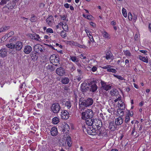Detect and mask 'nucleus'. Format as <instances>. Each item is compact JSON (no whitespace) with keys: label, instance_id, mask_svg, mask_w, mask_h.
Returning <instances> with one entry per match:
<instances>
[{"label":"nucleus","instance_id":"nucleus-1","mask_svg":"<svg viewBox=\"0 0 151 151\" xmlns=\"http://www.w3.org/2000/svg\"><path fill=\"white\" fill-rule=\"evenodd\" d=\"M83 99H80L79 102L80 109L82 111L85 107H87L91 105L93 103V100L91 98H88L86 100H82Z\"/></svg>","mask_w":151,"mask_h":151},{"label":"nucleus","instance_id":"nucleus-2","mask_svg":"<svg viewBox=\"0 0 151 151\" xmlns=\"http://www.w3.org/2000/svg\"><path fill=\"white\" fill-rule=\"evenodd\" d=\"M82 119H86L87 118H91L93 115V113L90 109H88L85 112L82 113Z\"/></svg>","mask_w":151,"mask_h":151},{"label":"nucleus","instance_id":"nucleus-3","mask_svg":"<svg viewBox=\"0 0 151 151\" xmlns=\"http://www.w3.org/2000/svg\"><path fill=\"white\" fill-rule=\"evenodd\" d=\"M102 125V122L101 121L96 119H93L92 127L94 128V129L99 130L100 129Z\"/></svg>","mask_w":151,"mask_h":151},{"label":"nucleus","instance_id":"nucleus-4","mask_svg":"<svg viewBox=\"0 0 151 151\" xmlns=\"http://www.w3.org/2000/svg\"><path fill=\"white\" fill-rule=\"evenodd\" d=\"M60 109V105L58 103H55L53 104L51 106V110L54 113H58Z\"/></svg>","mask_w":151,"mask_h":151},{"label":"nucleus","instance_id":"nucleus-5","mask_svg":"<svg viewBox=\"0 0 151 151\" xmlns=\"http://www.w3.org/2000/svg\"><path fill=\"white\" fill-rule=\"evenodd\" d=\"M43 47L42 45L39 44H37L34 47V49L35 51L38 53H42L44 50H43Z\"/></svg>","mask_w":151,"mask_h":151},{"label":"nucleus","instance_id":"nucleus-6","mask_svg":"<svg viewBox=\"0 0 151 151\" xmlns=\"http://www.w3.org/2000/svg\"><path fill=\"white\" fill-rule=\"evenodd\" d=\"M101 88L102 89L107 91L111 89V86L110 84L103 81L101 82Z\"/></svg>","mask_w":151,"mask_h":151},{"label":"nucleus","instance_id":"nucleus-7","mask_svg":"<svg viewBox=\"0 0 151 151\" xmlns=\"http://www.w3.org/2000/svg\"><path fill=\"white\" fill-rule=\"evenodd\" d=\"M90 84L89 83L85 82L82 83L81 85V89L83 92H86L89 90Z\"/></svg>","mask_w":151,"mask_h":151},{"label":"nucleus","instance_id":"nucleus-8","mask_svg":"<svg viewBox=\"0 0 151 151\" xmlns=\"http://www.w3.org/2000/svg\"><path fill=\"white\" fill-rule=\"evenodd\" d=\"M89 90L90 91L94 92L97 89V86L96 85V82L94 81H92L91 82V86Z\"/></svg>","mask_w":151,"mask_h":151},{"label":"nucleus","instance_id":"nucleus-9","mask_svg":"<svg viewBox=\"0 0 151 151\" xmlns=\"http://www.w3.org/2000/svg\"><path fill=\"white\" fill-rule=\"evenodd\" d=\"M56 73L59 76H63L65 74V70L62 67L58 68L56 70Z\"/></svg>","mask_w":151,"mask_h":151},{"label":"nucleus","instance_id":"nucleus-10","mask_svg":"<svg viewBox=\"0 0 151 151\" xmlns=\"http://www.w3.org/2000/svg\"><path fill=\"white\" fill-rule=\"evenodd\" d=\"M62 128V131L65 133L68 132L69 129V127L67 124L65 123V124L63 125V124H61L60 126H59V127Z\"/></svg>","mask_w":151,"mask_h":151},{"label":"nucleus","instance_id":"nucleus-11","mask_svg":"<svg viewBox=\"0 0 151 151\" xmlns=\"http://www.w3.org/2000/svg\"><path fill=\"white\" fill-rule=\"evenodd\" d=\"M15 48L17 51H19L23 47V43L20 41H17L14 45Z\"/></svg>","mask_w":151,"mask_h":151},{"label":"nucleus","instance_id":"nucleus-12","mask_svg":"<svg viewBox=\"0 0 151 151\" xmlns=\"http://www.w3.org/2000/svg\"><path fill=\"white\" fill-rule=\"evenodd\" d=\"M97 129H94V128L92 127V128H90L87 129V132L88 133L91 135H95L97 133L98 131Z\"/></svg>","mask_w":151,"mask_h":151},{"label":"nucleus","instance_id":"nucleus-13","mask_svg":"<svg viewBox=\"0 0 151 151\" xmlns=\"http://www.w3.org/2000/svg\"><path fill=\"white\" fill-rule=\"evenodd\" d=\"M32 50V47L29 45L25 46L24 47V52L25 54H29Z\"/></svg>","mask_w":151,"mask_h":151},{"label":"nucleus","instance_id":"nucleus-14","mask_svg":"<svg viewBox=\"0 0 151 151\" xmlns=\"http://www.w3.org/2000/svg\"><path fill=\"white\" fill-rule=\"evenodd\" d=\"M61 117L64 119H67L69 117L68 112L66 110H63L61 112Z\"/></svg>","mask_w":151,"mask_h":151},{"label":"nucleus","instance_id":"nucleus-15","mask_svg":"<svg viewBox=\"0 0 151 151\" xmlns=\"http://www.w3.org/2000/svg\"><path fill=\"white\" fill-rule=\"evenodd\" d=\"M7 50L5 48L1 49L0 50V56L2 58L6 56H7Z\"/></svg>","mask_w":151,"mask_h":151},{"label":"nucleus","instance_id":"nucleus-16","mask_svg":"<svg viewBox=\"0 0 151 151\" xmlns=\"http://www.w3.org/2000/svg\"><path fill=\"white\" fill-rule=\"evenodd\" d=\"M83 119L85 120V122L87 125L89 126H92L93 119H92V118Z\"/></svg>","mask_w":151,"mask_h":151},{"label":"nucleus","instance_id":"nucleus-17","mask_svg":"<svg viewBox=\"0 0 151 151\" xmlns=\"http://www.w3.org/2000/svg\"><path fill=\"white\" fill-rule=\"evenodd\" d=\"M30 37L33 39H34L38 41H41V39L39 36L36 34H31Z\"/></svg>","mask_w":151,"mask_h":151},{"label":"nucleus","instance_id":"nucleus-18","mask_svg":"<svg viewBox=\"0 0 151 151\" xmlns=\"http://www.w3.org/2000/svg\"><path fill=\"white\" fill-rule=\"evenodd\" d=\"M70 59L76 64L79 65L80 64L79 63V58L75 56H70Z\"/></svg>","mask_w":151,"mask_h":151},{"label":"nucleus","instance_id":"nucleus-19","mask_svg":"<svg viewBox=\"0 0 151 151\" xmlns=\"http://www.w3.org/2000/svg\"><path fill=\"white\" fill-rule=\"evenodd\" d=\"M57 129L55 127H52L50 130V133L52 135L55 136L58 134Z\"/></svg>","mask_w":151,"mask_h":151},{"label":"nucleus","instance_id":"nucleus-20","mask_svg":"<svg viewBox=\"0 0 151 151\" xmlns=\"http://www.w3.org/2000/svg\"><path fill=\"white\" fill-rule=\"evenodd\" d=\"M123 122V119L121 117L116 118L115 119V123L116 125H121Z\"/></svg>","mask_w":151,"mask_h":151},{"label":"nucleus","instance_id":"nucleus-21","mask_svg":"<svg viewBox=\"0 0 151 151\" xmlns=\"http://www.w3.org/2000/svg\"><path fill=\"white\" fill-rule=\"evenodd\" d=\"M114 122H111L109 123V128L111 131H114L116 128V125Z\"/></svg>","mask_w":151,"mask_h":151},{"label":"nucleus","instance_id":"nucleus-22","mask_svg":"<svg viewBox=\"0 0 151 151\" xmlns=\"http://www.w3.org/2000/svg\"><path fill=\"white\" fill-rule=\"evenodd\" d=\"M53 21V17L52 15L49 16L46 20L47 23L49 25L51 24Z\"/></svg>","mask_w":151,"mask_h":151},{"label":"nucleus","instance_id":"nucleus-23","mask_svg":"<svg viewBox=\"0 0 151 151\" xmlns=\"http://www.w3.org/2000/svg\"><path fill=\"white\" fill-rule=\"evenodd\" d=\"M60 26H62L63 29L65 31H68V25L65 22H61L59 23Z\"/></svg>","mask_w":151,"mask_h":151},{"label":"nucleus","instance_id":"nucleus-24","mask_svg":"<svg viewBox=\"0 0 151 151\" xmlns=\"http://www.w3.org/2000/svg\"><path fill=\"white\" fill-rule=\"evenodd\" d=\"M66 43L67 45H70L71 46H77V45H78V43L74 42L73 41H67L65 42Z\"/></svg>","mask_w":151,"mask_h":151},{"label":"nucleus","instance_id":"nucleus-25","mask_svg":"<svg viewBox=\"0 0 151 151\" xmlns=\"http://www.w3.org/2000/svg\"><path fill=\"white\" fill-rule=\"evenodd\" d=\"M118 105L119 107V109L123 110L125 108V106L124 103L121 101L118 102Z\"/></svg>","mask_w":151,"mask_h":151},{"label":"nucleus","instance_id":"nucleus-26","mask_svg":"<svg viewBox=\"0 0 151 151\" xmlns=\"http://www.w3.org/2000/svg\"><path fill=\"white\" fill-rule=\"evenodd\" d=\"M69 81V79L68 78L64 77L62 78L61 82L64 84H68Z\"/></svg>","mask_w":151,"mask_h":151},{"label":"nucleus","instance_id":"nucleus-27","mask_svg":"<svg viewBox=\"0 0 151 151\" xmlns=\"http://www.w3.org/2000/svg\"><path fill=\"white\" fill-rule=\"evenodd\" d=\"M45 67L47 69H49L50 71H53L55 69L53 65H50L49 64H46L45 65Z\"/></svg>","mask_w":151,"mask_h":151},{"label":"nucleus","instance_id":"nucleus-28","mask_svg":"<svg viewBox=\"0 0 151 151\" xmlns=\"http://www.w3.org/2000/svg\"><path fill=\"white\" fill-rule=\"evenodd\" d=\"M106 58L107 60L110 59L113 55L111 52L109 51H107L106 52Z\"/></svg>","mask_w":151,"mask_h":151},{"label":"nucleus","instance_id":"nucleus-29","mask_svg":"<svg viewBox=\"0 0 151 151\" xmlns=\"http://www.w3.org/2000/svg\"><path fill=\"white\" fill-rule=\"evenodd\" d=\"M66 141L68 146L69 147L71 146L72 144L71 141V137L69 135L67 136L66 139Z\"/></svg>","mask_w":151,"mask_h":151},{"label":"nucleus","instance_id":"nucleus-30","mask_svg":"<svg viewBox=\"0 0 151 151\" xmlns=\"http://www.w3.org/2000/svg\"><path fill=\"white\" fill-rule=\"evenodd\" d=\"M110 93L112 96H114L118 94V92L116 89H113L110 91Z\"/></svg>","mask_w":151,"mask_h":151},{"label":"nucleus","instance_id":"nucleus-31","mask_svg":"<svg viewBox=\"0 0 151 151\" xmlns=\"http://www.w3.org/2000/svg\"><path fill=\"white\" fill-rule=\"evenodd\" d=\"M102 34L103 35V37H104L105 38H108V39L110 38L109 35L106 32V31H104L103 32H102Z\"/></svg>","mask_w":151,"mask_h":151},{"label":"nucleus","instance_id":"nucleus-32","mask_svg":"<svg viewBox=\"0 0 151 151\" xmlns=\"http://www.w3.org/2000/svg\"><path fill=\"white\" fill-rule=\"evenodd\" d=\"M139 58L140 60H142L144 62H145L146 63H148V59L147 58L139 56Z\"/></svg>","mask_w":151,"mask_h":151},{"label":"nucleus","instance_id":"nucleus-33","mask_svg":"<svg viewBox=\"0 0 151 151\" xmlns=\"http://www.w3.org/2000/svg\"><path fill=\"white\" fill-rule=\"evenodd\" d=\"M59 122V119L57 117H55L52 119V122L54 124H58Z\"/></svg>","mask_w":151,"mask_h":151},{"label":"nucleus","instance_id":"nucleus-34","mask_svg":"<svg viewBox=\"0 0 151 151\" xmlns=\"http://www.w3.org/2000/svg\"><path fill=\"white\" fill-rule=\"evenodd\" d=\"M7 47L11 49H14L15 48L14 45L10 43V44H7L6 45Z\"/></svg>","mask_w":151,"mask_h":151},{"label":"nucleus","instance_id":"nucleus-35","mask_svg":"<svg viewBox=\"0 0 151 151\" xmlns=\"http://www.w3.org/2000/svg\"><path fill=\"white\" fill-rule=\"evenodd\" d=\"M65 106L67 107L68 109H69L71 106V103L70 101H67L65 103Z\"/></svg>","mask_w":151,"mask_h":151},{"label":"nucleus","instance_id":"nucleus-36","mask_svg":"<svg viewBox=\"0 0 151 151\" xmlns=\"http://www.w3.org/2000/svg\"><path fill=\"white\" fill-rule=\"evenodd\" d=\"M124 52V54L127 57H130L132 56L131 53L128 50H125Z\"/></svg>","mask_w":151,"mask_h":151},{"label":"nucleus","instance_id":"nucleus-37","mask_svg":"<svg viewBox=\"0 0 151 151\" xmlns=\"http://www.w3.org/2000/svg\"><path fill=\"white\" fill-rule=\"evenodd\" d=\"M9 29V27L6 26L0 29V32H4Z\"/></svg>","mask_w":151,"mask_h":151},{"label":"nucleus","instance_id":"nucleus-38","mask_svg":"<svg viewBox=\"0 0 151 151\" xmlns=\"http://www.w3.org/2000/svg\"><path fill=\"white\" fill-rule=\"evenodd\" d=\"M85 31L88 37L92 36V32L87 29H85Z\"/></svg>","mask_w":151,"mask_h":151},{"label":"nucleus","instance_id":"nucleus-39","mask_svg":"<svg viewBox=\"0 0 151 151\" xmlns=\"http://www.w3.org/2000/svg\"><path fill=\"white\" fill-rule=\"evenodd\" d=\"M37 17L34 15H32L31 17L30 20L32 22H35L37 21Z\"/></svg>","mask_w":151,"mask_h":151},{"label":"nucleus","instance_id":"nucleus-40","mask_svg":"<svg viewBox=\"0 0 151 151\" xmlns=\"http://www.w3.org/2000/svg\"><path fill=\"white\" fill-rule=\"evenodd\" d=\"M122 14H123V16L125 17H127V13L126 12V9H124V8H123L122 9Z\"/></svg>","mask_w":151,"mask_h":151},{"label":"nucleus","instance_id":"nucleus-41","mask_svg":"<svg viewBox=\"0 0 151 151\" xmlns=\"http://www.w3.org/2000/svg\"><path fill=\"white\" fill-rule=\"evenodd\" d=\"M123 110H120V109L117 111V112L121 116H122L124 114V111H122Z\"/></svg>","mask_w":151,"mask_h":151},{"label":"nucleus","instance_id":"nucleus-42","mask_svg":"<svg viewBox=\"0 0 151 151\" xmlns=\"http://www.w3.org/2000/svg\"><path fill=\"white\" fill-rule=\"evenodd\" d=\"M60 18L61 19H63V20H66L67 21H68V19H66L67 18V15L65 14L63 15H60Z\"/></svg>","mask_w":151,"mask_h":151},{"label":"nucleus","instance_id":"nucleus-43","mask_svg":"<svg viewBox=\"0 0 151 151\" xmlns=\"http://www.w3.org/2000/svg\"><path fill=\"white\" fill-rule=\"evenodd\" d=\"M107 71L108 72H112L114 73H115L116 72V71L115 69L111 68H109V69H107Z\"/></svg>","mask_w":151,"mask_h":151},{"label":"nucleus","instance_id":"nucleus-44","mask_svg":"<svg viewBox=\"0 0 151 151\" xmlns=\"http://www.w3.org/2000/svg\"><path fill=\"white\" fill-rule=\"evenodd\" d=\"M130 120V117L129 114H127L126 117L125 121L126 123H128Z\"/></svg>","mask_w":151,"mask_h":151},{"label":"nucleus","instance_id":"nucleus-45","mask_svg":"<svg viewBox=\"0 0 151 151\" xmlns=\"http://www.w3.org/2000/svg\"><path fill=\"white\" fill-rule=\"evenodd\" d=\"M60 35L63 38H64L67 36L65 32L63 31L61 32Z\"/></svg>","mask_w":151,"mask_h":151},{"label":"nucleus","instance_id":"nucleus-46","mask_svg":"<svg viewBox=\"0 0 151 151\" xmlns=\"http://www.w3.org/2000/svg\"><path fill=\"white\" fill-rule=\"evenodd\" d=\"M113 75L115 77L117 78L120 80H122L124 79V78L121 76L115 74H114Z\"/></svg>","mask_w":151,"mask_h":151},{"label":"nucleus","instance_id":"nucleus-47","mask_svg":"<svg viewBox=\"0 0 151 151\" xmlns=\"http://www.w3.org/2000/svg\"><path fill=\"white\" fill-rule=\"evenodd\" d=\"M78 47H79L81 48H83L84 49H86L88 48V47H86V46L84 45H80L78 44V45H77V46Z\"/></svg>","mask_w":151,"mask_h":151},{"label":"nucleus","instance_id":"nucleus-48","mask_svg":"<svg viewBox=\"0 0 151 151\" xmlns=\"http://www.w3.org/2000/svg\"><path fill=\"white\" fill-rule=\"evenodd\" d=\"M139 37V34L138 33H136V35H135L134 37V39L137 40H138Z\"/></svg>","mask_w":151,"mask_h":151},{"label":"nucleus","instance_id":"nucleus-49","mask_svg":"<svg viewBox=\"0 0 151 151\" xmlns=\"http://www.w3.org/2000/svg\"><path fill=\"white\" fill-rule=\"evenodd\" d=\"M56 55H52L50 57V61H51L52 62H53L54 58H56Z\"/></svg>","mask_w":151,"mask_h":151},{"label":"nucleus","instance_id":"nucleus-50","mask_svg":"<svg viewBox=\"0 0 151 151\" xmlns=\"http://www.w3.org/2000/svg\"><path fill=\"white\" fill-rule=\"evenodd\" d=\"M46 32H47L50 33H53V30L51 28H48L46 30Z\"/></svg>","mask_w":151,"mask_h":151},{"label":"nucleus","instance_id":"nucleus-51","mask_svg":"<svg viewBox=\"0 0 151 151\" xmlns=\"http://www.w3.org/2000/svg\"><path fill=\"white\" fill-rule=\"evenodd\" d=\"M128 18L129 20H132V16L130 13H129L128 14Z\"/></svg>","mask_w":151,"mask_h":151},{"label":"nucleus","instance_id":"nucleus-52","mask_svg":"<svg viewBox=\"0 0 151 151\" xmlns=\"http://www.w3.org/2000/svg\"><path fill=\"white\" fill-rule=\"evenodd\" d=\"M55 63H59V60H58V57L56 56V58H54V60L53 61Z\"/></svg>","mask_w":151,"mask_h":151},{"label":"nucleus","instance_id":"nucleus-53","mask_svg":"<svg viewBox=\"0 0 151 151\" xmlns=\"http://www.w3.org/2000/svg\"><path fill=\"white\" fill-rule=\"evenodd\" d=\"M86 17H87V19L89 20H91L93 18V17L91 15L86 16Z\"/></svg>","mask_w":151,"mask_h":151},{"label":"nucleus","instance_id":"nucleus-54","mask_svg":"<svg viewBox=\"0 0 151 151\" xmlns=\"http://www.w3.org/2000/svg\"><path fill=\"white\" fill-rule=\"evenodd\" d=\"M7 0H1V2L2 4V5L5 4L7 3Z\"/></svg>","mask_w":151,"mask_h":151},{"label":"nucleus","instance_id":"nucleus-55","mask_svg":"<svg viewBox=\"0 0 151 151\" xmlns=\"http://www.w3.org/2000/svg\"><path fill=\"white\" fill-rule=\"evenodd\" d=\"M111 67L110 65H106V66H104L102 68L103 69H109V68H110Z\"/></svg>","mask_w":151,"mask_h":151},{"label":"nucleus","instance_id":"nucleus-56","mask_svg":"<svg viewBox=\"0 0 151 151\" xmlns=\"http://www.w3.org/2000/svg\"><path fill=\"white\" fill-rule=\"evenodd\" d=\"M90 40L92 42H94L95 41L93 38V36L88 37Z\"/></svg>","mask_w":151,"mask_h":151},{"label":"nucleus","instance_id":"nucleus-57","mask_svg":"<svg viewBox=\"0 0 151 151\" xmlns=\"http://www.w3.org/2000/svg\"><path fill=\"white\" fill-rule=\"evenodd\" d=\"M97 68L95 66H94L92 67L91 69L92 71L93 72H95L97 70Z\"/></svg>","mask_w":151,"mask_h":151},{"label":"nucleus","instance_id":"nucleus-58","mask_svg":"<svg viewBox=\"0 0 151 151\" xmlns=\"http://www.w3.org/2000/svg\"><path fill=\"white\" fill-rule=\"evenodd\" d=\"M38 107L39 108H43V106L42 104L40 103H38L37 104Z\"/></svg>","mask_w":151,"mask_h":151},{"label":"nucleus","instance_id":"nucleus-59","mask_svg":"<svg viewBox=\"0 0 151 151\" xmlns=\"http://www.w3.org/2000/svg\"><path fill=\"white\" fill-rule=\"evenodd\" d=\"M76 70V68L75 67L73 66L72 65V67L70 68V70L71 71L73 72L74 70Z\"/></svg>","mask_w":151,"mask_h":151},{"label":"nucleus","instance_id":"nucleus-60","mask_svg":"<svg viewBox=\"0 0 151 151\" xmlns=\"http://www.w3.org/2000/svg\"><path fill=\"white\" fill-rule=\"evenodd\" d=\"M80 55L81 56L80 58L81 59H85L86 58V56H84L83 54H81Z\"/></svg>","mask_w":151,"mask_h":151},{"label":"nucleus","instance_id":"nucleus-61","mask_svg":"<svg viewBox=\"0 0 151 151\" xmlns=\"http://www.w3.org/2000/svg\"><path fill=\"white\" fill-rule=\"evenodd\" d=\"M6 37H7V36H5L4 37H2L1 38V41H2V40H3V42H4V40H6V39H7V38H6Z\"/></svg>","mask_w":151,"mask_h":151},{"label":"nucleus","instance_id":"nucleus-62","mask_svg":"<svg viewBox=\"0 0 151 151\" xmlns=\"http://www.w3.org/2000/svg\"><path fill=\"white\" fill-rule=\"evenodd\" d=\"M137 19V16L136 15H134L133 17V20L135 22Z\"/></svg>","mask_w":151,"mask_h":151},{"label":"nucleus","instance_id":"nucleus-63","mask_svg":"<svg viewBox=\"0 0 151 151\" xmlns=\"http://www.w3.org/2000/svg\"><path fill=\"white\" fill-rule=\"evenodd\" d=\"M13 32H9L8 34L7 35V37H10V36L11 35H13Z\"/></svg>","mask_w":151,"mask_h":151},{"label":"nucleus","instance_id":"nucleus-64","mask_svg":"<svg viewBox=\"0 0 151 151\" xmlns=\"http://www.w3.org/2000/svg\"><path fill=\"white\" fill-rule=\"evenodd\" d=\"M64 6L66 8H68L69 7V4L68 3L65 4L64 5Z\"/></svg>","mask_w":151,"mask_h":151}]
</instances>
